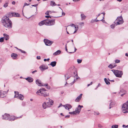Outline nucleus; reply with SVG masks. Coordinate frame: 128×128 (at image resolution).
I'll return each mask as SVG.
<instances>
[{"label": "nucleus", "mask_w": 128, "mask_h": 128, "mask_svg": "<svg viewBox=\"0 0 128 128\" xmlns=\"http://www.w3.org/2000/svg\"><path fill=\"white\" fill-rule=\"evenodd\" d=\"M103 18L102 19V20H100V21H103V22L104 23V22H105V20H103Z\"/></svg>", "instance_id": "nucleus-62"}, {"label": "nucleus", "mask_w": 128, "mask_h": 128, "mask_svg": "<svg viewBox=\"0 0 128 128\" xmlns=\"http://www.w3.org/2000/svg\"><path fill=\"white\" fill-rule=\"evenodd\" d=\"M61 53V51L60 50H58L53 54L54 55H57Z\"/></svg>", "instance_id": "nucleus-22"}, {"label": "nucleus", "mask_w": 128, "mask_h": 128, "mask_svg": "<svg viewBox=\"0 0 128 128\" xmlns=\"http://www.w3.org/2000/svg\"><path fill=\"white\" fill-rule=\"evenodd\" d=\"M56 62H51L50 64V65L52 67H54L56 66ZM48 65H49L50 64H49Z\"/></svg>", "instance_id": "nucleus-17"}, {"label": "nucleus", "mask_w": 128, "mask_h": 128, "mask_svg": "<svg viewBox=\"0 0 128 128\" xmlns=\"http://www.w3.org/2000/svg\"><path fill=\"white\" fill-rule=\"evenodd\" d=\"M50 60V59L49 58H48L47 59H46L45 58L44 59V61L45 62H46V61L47 60L48 61Z\"/></svg>", "instance_id": "nucleus-44"}, {"label": "nucleus", "mask_w": 128, "mask_h": 128, "mask_svg": "<svg viewBox=\"0 0 128 128\" xmlns=\"http://www.w3.org/2000/svg\"><path fill=\"white\" fill-rule=\"evenodd\" d=\"M97 18V17H96V18L94 20V21H95L96 22H98L99 21L98 20H97L96 19Z\"/></svg>", "instance_id": "nucleus-56"}, {"label": "nucleus", "mask_w": 128, "mask_h": 128, "mask_svg": "<svg viewBox=\"0 0 128 128\" xmlns=\"http://www.w3.org/2000/svg\"><path fill=\"white\" fill-rule=\"evenodd\" d=\"M62 15L64 16L65 15V13L64 12H62Z\"/></svg>", "instance_id": "nucleus-57"}, {"label": "nucleus", "mask_w": 128, "mask_h": 128, "mask_svg": "<svg viewBox=\"0 0 128 128\" xmlns=\"http://www.w3.org/2000/svg\"><path fill=\"white\" fill-rule=\"evenodd\" d=\"M108 80H109V81H111V82H114V80H109V79H108Z\"/></svg>", "instance_id": "nucleus-63"}, {"label": "nucleus", "mask_w": 128, "mask_h": 128, "mask_svg": "<svg viewBox=\"0 0 128 128\" xmlns=\"http://www.w3.org/2000/svg\"><path fill=\"white\" fill-rule=\"evenodd\" d=\"M8 91V90L7 92H2V93H1V94L2 95V97H1V98H3L4 97V95L5 94H6L7 93Z\"/></svg>", "instance_id": "nucleus-29"}, {"label": "nucleus", "mask_w": 128, "mask_h": 128, "mask_svg": "<svg viewBox=\"0 0 128 128\" xmlns=\"http://www.w3.org/2000/svg\"><path fill=\"white\" fill-rule=\"evenodd\" d=\"M24 96L20 94L18 98L20 100H22L24 99Z\"/></svg>", "instance_id": "nucleus-21"}, {"label": "nucleus", "mask_w": 128, "mask_h": 128, "mask_svg": "<svg viewBox=\"0 0 128 128\" xmlns=\"http://www.w3.org/2000/svg\"><path fill=\"white\" fill-rule=\"evenodd\" d=\"M2 119L6 120H15L19 119V118H21V116L16 117L13 116H10L9 114L5 113L2 116Z\"/></svg>", "instance_id": "nucleus-2"}, {"label": "nucleus", "mask_w": 128, "mask_h": 128, "mask_svg": "<svg viewBox=\"0 0 128 128\" xmlns=\"http://www.w3.org/2000/svg\"><path fill=\"white\" fill-rule=\"evenodd\" d=\"M104 80V81L106 84L108 85H109L110 84V82L107 80L106 78H105Z\"/></svg>", "instance_id": "nucleus-26"}, {"label": "nucleus", "mask_w": 128, "mask_h": 128, "mask_svg": "<svg viewBox=\"0 0 128 128\" xmlns=\"http://www.w3.org/2000/svg\"><path fill=\"white\" fill-rule=\"evenodd\" d=\"M80 0H73V1L74 2H76Z\"/></svg>", "instance_id": "nucleus-60"}, {"label": "nucleus", "mask_w": 128, "mask_h": 128, "mask_svg": "<svg viewBox=\"0 0 128 128\" xmlns=\"http://www.w3.org/2000/svg\"><path fill=\"white\" fill-rule=\"evenodd\" d=\"M42 106L43 108L44 109H45L46 108L48 107V105L45 102H44Z\"/></svg>", "instance_id": "nucleus-24"}, {"label": "nucleus", "mask_w": 128, "mask_h": 128, "mask_svg": "<svg viewBox=\"0 0 128 128\" xmlns=\"http://www.w3.org/2000/svg\"><path fill=\"white\" fill-rule=\"evenodd\" d=\"M29 5V4H27L26 3H25L24 4V6H23V7H24L26 6H28Z\"/></svg>", "instance_id": "nucleus-48"}, {"label": "nucleus", "mask_w": 128, "mask_h": 128, "mask_svg": "<svg viewBox=\"0 0 128 128\" xmlns=\"http://www.w3.org/2000/svg\"><path fill=\"white\" fill-rule=\"evenodd\" d=\"M44 86H46V87L48 89H49L50 88V86H49L48 84H43Z\"/></svg>", "instance_id": "nucleus-31"}, {"label": "nucleus", "mask_w": 128, "mask_h": 128, "mask_svg": "<svg viewBox=\"0 0 128 128\" xmlns=\"http://www.w3.org/2000/svg\"><path fill=\"white\" fill-rule=\"evenodd\" d=\"M36 58L37 59L39 60L40 59V56H37Z\"/></svg>", "instance_id": "nucleus-49"}, {"label": "nucleus", "mask_w": 128, "mask_h": 128, "mask_svg": "<svg viewBox=\"0 0 128 128\" xmlns=\"http://www.w3.org/2000/svg\"><path fill=\"white\" fill-rule=\"evenodd\" d=\"M45 14L48 15H49V13L48 11H47L45 13Z\"/></svg>", "instance_id": "nucleus-47"}, {"label": "nucleus", "mask_w": 128, "mask_h": 128, "mask_svg": "<svg viewBox=\"0 0 128 128\" xmlns=\"http://www.w3.org/2000/svg\"><path fill=\"white\" fill-rule=\"evenodd\" d=\"M111 71L114 73L115 76L117 77L121 78L123 74L122 72L120 70H111Z\"/></svg>", "instance_id": "nucleus-4"}, {"label": "nucleus", "mask_w": 128, "mask_h": 128, "mask_svg": "<svg viewBox=\"0 0 128 128\" xmlns=\"http://www.w3.org/2000/svg\"><path fill=\"white\" fill-rule=\"evenodd\" d=\"M80 108H76L74 111L72 112V114L75 115L77 114H78L80 113Z\"/></svg>", "instance_id": "nucleus-10"}, {"label": "nucleus", "mask_w": 128, "mask_h": 128, "mask_svg": "<svg viewBox=\"0 0 128 128\" xmlns=\"http://www.w3.org/2000/svg\"><path fill=\"white\" fill-rule=\"evenodd\" d=\"M76 75H75V76H74V78H76V80H77L78 79H79L80 78V77H78V74H77V72H76Z\"/></svg>", "instance_id": "nucleus-32"}, {"label": "nucleus", "mask_w": 128, "mask_h": 128, "mask_svg": "<svg viewBox=\"0 0 128 128\" xmlns=\"http://www.w3.org/2000/svg\"><path fill=\"white\" fill-rule=\"evenodd\" d=\"M84 24V22H80L79 23V25L80 26H83Z\"/></svg>", "instance_id": "nucleus-42"}, {"label": "nucleus", "mask_w": 128, "mask_h": 128, "mask_svg": "<svg viewBox=\"0 0 128 128\" xmlns=\"http://www.w3.org/2000/svg\"><path fill=\"white\" fill-rule=\"evenodd\" d=\"M116 63H119L120 62V60H116L115 61Z\"/></svg>", "instance_id": "nucleus-39"}, {"label": "nucleus", "mask_w": 128, "mask_h": 128, "mask_svg": "<svg viewBox=\"0 0 128 128\" xmlns=\"http://www.w3.org/2000/svg\"><path fill=\"white\" fill-rule=\"evenodd\" d=\"M50 5L51 6H56V4L53 1H51Z\"/></svg>", "instance_id": "nucleus-30"}, {"label": "nucleus", "mask_w": 128, "mask_h": 128, "mask_svg": "<svg viewBox=\"0 0 128 128\" xmlns=\"http://www.w3.org/2000/svg\"><path fill=\"white\" fill-rule=\"evenodd\" d=\"M44 42L46 46H50L53 43L52 42L46 39L44 40Z\"/></svg>", "instance_id": "nucleus-8"}, {"label": "nucleus", "mask_w": 128, "mask_h": 128, "mask_svg": "<svg viewBox=\"0 0 128 128\" xmlns=\"http://www.w3.org/2000/svg\"><path fill=\"white\" fill-rule=\"evenodd\" d=\"M126 126L124 124H123L122 125V127L124 128H126Z\"/></svg>", "instance_id": "nucleus-58"}, {"label": "nucleus", "mask_w": 128, "mask_h": 128, "mask_svg": "<svg viewBox=\"0 0 128 128\" xmlns=\"http://www.w3.org/2000/svg\"><path fill=\"white\" fill-rule=\"evenodd\" d=\"M46 99L48 100V102H46L47 104L48 105V106L50 107L53 104L54 101L51 100H50L49 98H47Z\"/></svg>", "instance_id": "nucleus-9"}, {"label": "nucleus", "mask_w": 128, "mask_h": 128, "mask_svg": "<svg viewBox=\"0 0 128 128\" xmlns=\"http://www.w3.org/2000/svg\"><path fill=\"white\" fill-rule=\"evenodd\" d=\"M19 50L20 51V52L22 53H26V52L20 49H19Z\"/></svg>", "instance_id": "nucleus-40"}, {"label": "nucleus", "mask_w": 128, "mask_h": 128, "mask_svg": "<svg viewBox=\"0 0 128 128\" xmlns=\"http://www.w3.org/2000/svg\"><path fill=\"white\" fill-rule=\"evenodd\" d=\"M74 28H75V30H76V31H77L78 29V25H76L74 26Z\"/></svg>", "instance_id": "nucleus-37"}, {"label": "nucleus", "mask_w": 128, "mask_h": 128, "mask_svg": "<svg viewBox=\"0 0 128 128\" xmlns=\"http://www.w3.org/2000/svg\"><path fill=\"white\" fill-rule=\"evenodd\" d=\"M2 93V91L0 92V97H2V95L1 94V93Z\"/></svg>", "instance_id": "nucleus-61"}, {"label": "nucleus", "mask_w": 128, "mask_h": 128, "mask_svg": "<svg viewBox=\"0 0 128 128\" xmlns=\"http://www.w3.org/2000/svg\"><path fill=\"white\" fill-rule=\"evenodd\" d=\"M101 14H102L104 15V16L103 17V18H104V15L105 14V12H103L101 13Z\"/></svg>", "instance_id": "nucleus-52"}, {"label": "nucleus", "mask_w": 128, "mask_h": 128, "mask_svg": "<svg viewBox=\"0 0 128 128\" xmlns=\"http://www.w3.org/2000/svg\"><path fill=\"white\" fill-rule=\"evenodd\" d=\"M77 50V49L75 47H74V52H69L70 53H74V52H76V50Z\"/></svg>", "instance_id": "nucleus-45"}, {"label": "nucleus", "mask_w": 128, "mask_h": 128, "mask_svg": "<svg viewBox=\"0 0 128 128\" xmlns=\"http://www.w3.org/2000/svg\"><path fill=\"white\" fill-rule=\"evenodd\" d=\"M110 27L112 28H114L115 27V25L112 24L110 26Z\"/></svg>", "instance_id": "nucleus-41"}, {"label": "nucleus", "mask_w": 128, "mask_h": 128, "mask_svg": "<svg viewBox=\"0 0 128 128\" xmlns=\"http://www.w3.org/2000/svg\"><path fill=\"white\" fill-rule=\"evenodd\" d=\"M70 115H67V116H65V117L66 118H68L70 117Z\"/></svg>", "instance_id": "nucleus-53"}, {"label": "nucleus", "mask_w": 128, "mask_h": 128, "mask_svg": "<svg viewBox=\"0 0 128 128\" xmlns=\"http://www.w3.org/2000/svg\"><path fill=\"white\" fill-rule=\"evenodd\" d=\"M15 95L14 98H18L20 94H19V92L18 91L14 92Z\"/></svg>", "instance_id": "nucleus-19"}, {"label": "nucleus", "mask_w": 128, "mask_h": 128, "mask_svg": "<svg viewBox=\"0 0 128 128\" xmlns=\"http://www.w3.org/2000/svg\"><path fill=\"white\" fill-rule=\"evenodd\" d=\"M116 64H110L108 66V67L110 69H112L113 68L116 67Z\"/></svg>", "instance_id": "nucleus-20"}, {"label": "nucleus", "mask_w": 128, "mask_h": 128, "mask_svg": "<svg viewBox=\"0 0 128 128\" xmlns=\"http://www.w3.org/2000/svg\"><path fill=\"white\" fill-rule=\"evenodd\" d=\"M3 35L4 38L6 40H7L9 39V36L8 35L5 34H4Z\"/></svg>", "instance_id": "nucleus-16"}, {"label": "nucleus", "mask_w": 128, "mask_h": 128, "mask_svg": "<svg viewBox=\"0 0 128 128\" xmlns=\"http://www.w3.org/2000/svg\"><path fill=\"white\" fill-rule=\"evenodd\" d=\"M12 4L14 5L15 4V2L14 1H13L12 2Z\"/></svg>", "instance_id": "nucleus-55"}, {"label": "nucleus", "mask_w": 128, "mask_h": 128, "mask_svg": "<svg viewBox=\"0 0 128 128\" xmlns=\"http://www.w3.org/2000/svg\"><path fill=\"white\" fill-rule=\"evenodd\" d=\"M82 60L78 59L77 60V62L78 64H80L82 62Z\"/></svg>", "instance_id": "nucleus-36"}, {"label": "nucleus", "mask_w": 128, "mask_h": 128, "mask_svg": "<svg viewBox=\"0 0 128 128\" xmlns=\"http://www.w3.org/2000/svg\"><path fill=\"white\" fill-rule=\"evenodd\" d=\"M40 68L41 70H44L45 69L44 66L43 65H41L40 66Z\"/></svg>", "instance_id": "nucleus-28"}, {"label": "nucleus", "mask_w": 128, "mask_h": 128, "mask_svg": "<svg viewBox=\"0 0 128 128\" xmlns=\"http://www.w3.org/2000/svg\"><path fill=\"white\" fill-rule=\"evenodd\" d=\"M45 24L46 26H52L55 24V20H44Z\"/></svg>", "instance_id": "nucleus-6"}, {"label": "nucleus", "mask_w": 128, "mask_h": 128, "mask_svg": "<svg viewBox=\"0 0 128 128\" xmlns=\"http://www.w3.org/2000/svg\"><path fill=\"white\" fill-rule=\"evenodd\" d=\"M81 18L82 20H85L86 18V16L83 14H81Z\"/></svg>", "instance_id": "nucleus-18"}, {"label": "nucleus", "mask_w": 128, "mask_h": 128, "mask_svg": "<svg viewBox=\"0 0 128 128\" xmlns=\"http://www.w3.org/2000/svg\"><path fill=\"white\" fill-rule=\"evenodd\" d=\"M82 94H80L79 96L76 98V99L75 100V101L76 102H79V101L80 100V99L82 97Z\"/></svg>", "instance_id": "nucleus-14"}, {"label": "nucleus", "mask_w": 128, "mask_h": 128, "mask_svg": "<svg viewBox=\"0 0 128 128\" xmlns=\"http://www.w3.org/2000/svg\"><path fill=\"white\" fill-rule=\"evenodd\" d=\"M80 108V110H81V108H82L83 107V106H80V105H79L78 106L77 108Z\"/></svg>", "instance_id": "nucleus-43"}, {"label": "nucleus", "mask_w": 128, "mask_h": 128, "mask_svg": "<svg viewBox=\"0 0 128 128\" xmlns=\"http://www.w3.org/2000/svg\"><path fill=\"white\" fill-rule=\"evenodd\" d=\"M4 38L3 37H2L0 38V42H2L4 41Z\"/></svg>", "instance_id": "nucleus-35"}, {"label": "nucleus", "mask_w": 128, "mask_h": 128, "mask_svg": "<svg viewBox=\"0 0 128 128\" xmlns=\"http://www.w3.org/2000/svg\"><path fill=\"white\" fill-rule=\"evenodd\" d=\"M116 20L118 21V22H117V24H116V25L118 24H121L124 22L122 18V16L118 17L116 19Z\"/></svg>", "instance_id": "nucleus-7"}, {"label": "nucleus", "mask_w": 128, "mask_h": 128, "mask_svg": "<svg viewBox=\"0 0 128 128\" xmlns=\"http://www.w3.org/2000/svg\"><path fill=\"white\" fill-rule=\"evenodd\" d=\"M99 114V113L98 112H94V114L95 115H98Z\"/></svg>", "instance_id": "nucleus-38"}, {"label": "nucleus", "mask_w": 128, "mask_h": 128, "mask_svg": "<svg viewBox=\"0 0 128 128\" xmlns=\"http://www.w3.org/2000/svg\"><path fill=\"white\" fill-rule=\"evenodd\" d=\"M65 49L68 52V50L67 48V44H66L65 46Z\"/></svg>", "instance_id": "nucleus-46"}, {"label": "nucleus", "mask_w": 128, "mask_h": 128, "mask_svg": "<svg viewBox=\"0 0 128 128\" xmlns=\"http://www.w3.org/2000/svg\"><path fill=\"white\" fill-rule=\"evenodd\" d=\"M110 108H109L110 109L112 106L114 105L115 104V102L112 100L110 101Z\"/></svg>", "instance_id": "nucleus-13"}, {"label": "nucleus", "mask_w": 128, "mask_h": 128, "mask_svg": "<svg viewBox=\"0 0 128 128\" xmlns=\"http://www.w3.org/2000/svg\"><path fill=\"white\" fill-rule=\"evenodd\" d=\"M26 79L29 82H31L33 81V79L30 77H28L26 78Z\"/></svg>", "instance_id": "nucleus-15"}, {"label": "nucleus", "mask_w": 128, "mask_h": 128, "mask_svg": "<svg viewBox=\"0 0 128 128\" xmlns=\"http://www.w3.org/2000/svg\"><path fill=\"white\" fill-rule=\"evenodd\" d=\"M63 106L66 109H68V110L70 109L72 107L71 106L68 104H67Z\"/></svg>", "instance_id": "nucleus-12"}, {"label": "nucleus", "mask_w": 128, "mask_h": 128, "mask_svg": "<svg viewBox=\"0 0 128 128\" xmlns=\"http://www.w3.org/2000/svg\"><path fill=\"white\" fill-rule=\"evenodd\" d=\"M65 77L66 80L67 81L70 77V76H68L67 74H65L64 75Z\"/></svg>", "instance_id": "nucleus-27"}, {"label": "nucleus", "mask_w": 128, "mask_h": 128, "mask_svg": "<svg viewBox=\"0 0 128 128\" xmlns=\"http://www.w3.org/2000/svg\"><path fill=\"white\" fill-rule=\"evenodd\" d=\"M46 90L44 88H42L38 90L36 92V94L39 95H41L44 97L48 96V94L46 92Z\"/></svg>", "instance_id": "nucleus-3"}, {"label": "nucleus", "mask_w": 128, "mask_h": 128, "mask_svg": "<svg viewBox=\"0 0 128 128\" xmlns=\"http://www.w3.org/2000/svg\"><path fill=\"white\" fill-rule=\"evenodd\" d=\"M45 17L47 18H51V17L48 15L46 16H45Z\"/></svg>", "instance_id": "nucleus-50"}, {"label": "nucleus", "mask_w": 128, "mask_h": 128, "mask_svg": "<svg viewBox=\"0 0 128 128\" xmlns=\"http://www.w3.org/2000/svg\"><path fill=\"white\" fill-rule=\"evenodd\" d=\"M8 2H6L4 5V6H3L5 8H6V7H7L8 6Z\"/></svg>", "instance_id": "nucleus-34"}, {"label": "nucleus", "mask_w": 128, "mask_h": 128, "mask_svg": "<svg viewBox=\"0 0 128 128\" xmlns=\"http://www.w3.org/2000/svg\"><path fill=\"white\" fill-rule=\"evenodd\" d=\"M118 126L117 125H112V128H118Z\"/></svg>", "instance_id": "nucleus-33"}, {"label": "nucleus", "mask_w": 128, "mask_h": 128, "mask_svg": "<svg viewBox=\"0 0 128 128\" xmlns=\"http://www.w3.org/2000/svg\"><path fill=\"white\" fill-rule=\"evenodd\" d=\"M125 56H126L128 57V53H126L125 54Z\"/></svg>", "instance_id": "nucleus-64"}, {"label": "nucleus", "mask_w": 128, "mask_h": 128, "mask_svg": "<svg viewBox=\"0 0 128 128\" xmlns=\"http://www.w3.org/2000/svg\"><path fill=\"white\" fill-rule=\"evenodd\" d=\"M12 16L20 17V15L17 13L12 12L9 13L3 17L2 19V22L5 27L9 28H12V22L9 19V18Z\"/></svg>", "instance_id": "nucleus-1"}, {"label": "nucleus", "mask_w": 128, "mask_h": 128, "mask_svg": "<svg viewBox=\"0 0 128 128\" xmlns=\"http://www.w3.org/2000/svg\"><path fill=\"white\" fill-rule=\"evenodd\" d=\"M36 84L38 86H44L43 84L41 83V81L40 80H36Z\"/></svg>", "instance_id": "nucleus-11"}, {"label": "nucleus", "mask_w": 128, "mask_h": 128, "mask_svg": "<svg viewBox=\"0 0 128 128\" xmlns=\"http://www.w3.org/2000/svg\"><path fill=\"white\" fill-rule=\"evenodd\" d=\"M44 22V20L41 21V22H40L39 23V25L41 26L44 24H45V22Z\"/></svg>", "instance_id": "nucleus-25"}, {"label": "nucleus", "mask_w": 128, "mask_h": 128, "mask_svg": "<svg viewBox=\"0 0 128 128\" xmlns=\"http://www.w3.org/2000/svg\"><path fill=\"white\" fill-rule=\"evenodd\" d=\"M38 4H34V5H32V6H33L36 7L38 6Z\"/></svg>", "instance_id": "nucleus-51"}, {"label": "nucleus", "mask_w": 128, "mask_h": 128, "mask_svg": "<svg viewBox=\"0 0 128 128\" xmlns=\"http://www.w3.org/2000/svg\"><path fill=\"white\" fill-rule=\"evenodd\" d=\"M17 54H16L13 53L11 54V56L14 59H15L17 57Z\"/></svg>", "instance_id": "nucleus-23"}, {"label": "nucleus", "mask_w": 128, "mask_h": 128, "mask_svg": "<svg viewBox=\"0 0 128 128\" xmlns=\"http://www.w3.org/2000/svg\"><path fill=\"white\" fill-rule=\"evenodd\" d=\"M70 26H75L74 24H72V25H70Z\"/></svg>", "instance_id": "nucleus-59"}, {"label": "nucleus", "mask_w": 128, "mask_h": 128, "mask_svg": "<svg viewBox=\"0 0 128 128\" xmlns=\"http://www.w3.org/2000/svg\"><path fill=\"white\" fill-rule=\"evenodd\" d=\"M37 72V71L36 70H34V71H33L32 72V73L33 74H34L35 72Z\"/></svg>", "instance_id": "nucleus-54"}, {"label": "nucleus", "mask_w": 128, "mask_h": 128, "mask_svg": "<svg viewBox=\"0 0 128 128\" xmlns=\"http://www.w3.org/2000/svg\"><path fill=\"white\" fill-rule=\"evenodd\" d=\"M122 110L124 113L128 112V101L124 103L122 106Z\"/></svg>", "instance_id": "nucleus-5"}]
</instances>
